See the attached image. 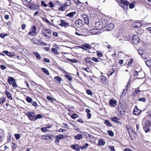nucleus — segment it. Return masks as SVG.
Wrapping results in <instances>:
<instances>
[{
  "label": "nucleus",
  "instance_id": "49530a36",
  "mask_svg": "<svg viewBox=\"0 0 151 151\" xmlns=\"http://www.w3.org/2000/svg\"><path fill=\"white\" fill-rule=\"evenodd\" d=\"M133 62V59L132 58H131L129 59L128 63H127V65L128 66L130 67L132 66V64Z\"/></svg>",
  "mask_w": 151,
  "mask_h": 151
},
{
  "label": "nucleus",
  "instance_id": "2f4dec72",
  "mask_svg": "<svg viewBox=\"0 0 151 151\" xmlns=\"http://www.w3.org/2000/svg\"><path fill=\"white\" fill-rule=\"evenodd\" d=\"M76 12H71L68 14H67L66 15V16L69 17H70L71 18L73 17L76 14Z\"/></svg>",
  "mask_w": 151,
  "mask_h": 151
},
{
  "label": "nucleus",
  "instance_id": "a878e982",
  "mask_svg": "<svg viewBox=\"0 0 151 151\" xmlns=\"http://www.w3.org/2000/svg\"><path fill=\"white\" fill-rule=\"evenodd\" d=\"M131 40V37L130 36H128L127 37H124L123 38V40L122 41V43H124V42L125 41H129Z\"/></svg>",
  "mask_w": 151,
  "mask_h": 151
},
{
  "label": "nucleus",
  "instance_id": "2eb2a0df",
  "mask_svg": "<svg viewBox=\"0 0 151 151\" xmlns=\"http://www.w3.org/2000/svg\"><path fill=\"white\" fill-rule=\"evenodd\" d=\"M75 24L78 27H79L82 25V20L81 19L76 20L75 22Z\"/></svg>",
  "mask_w": 151,
  "mask_h": 151
},
{
  "label": "nucleus",
  "instance_id": "6ab92c4d",
  "mask_svg": "<svg viewBox=\"0 0 151 151\" xmlns=\"http://www.w3.org/2000/svg\"><path fill=\"white\" fill-rule=\"evenodd\" d=\"M2 52L6 54L9 57H13L14 56V55L12 52H9L7 50L3 51Z\"/></svg>",
  "mask_w": 151,
  "mask_h": 151
},
{
  "label": "nucleus",
  "instance_id": "e2e57ef3",
  "mask_svg": "<svg viewBox=\"0 0 151 151\" xmlns=\"http://www.w3.org/2000/svg\"><path fill=\"white\" fill-rule=\"evenodd\" d=\"M41 4L42 5L44 6L45 7H47V5L45 3V2L43 1H41Z\"/></svg>",
  "mask_w": 151,
  "mask_h": 151
},
{
  "label": "nucleus",
  "instance_id": "79ce46f5",
  "mask_svg": "<svg viewBox=\"0 0 151 151\" xmlns=\"http://www.w3.org/2000/svg\"><path fill=\"white\" fill-rule=\"evenodd\" d=\"M43 116L42 115L40 114H37V115H35V121L36 120H37L38 119H40L42 118Z\"/></svg>",
  "mask_w": 151,
  "mask_h": 151
},
{
  "label": "nucleus",
  "instance_id": "ddd939ff",
  "mask_svg": "<svg viewBox=\"0 0 151 151\" xmlns=\"http://www.w3.org/2000/svg\"><path fill=\"white\" fill-rule=\"evenodd\" d=\"M48 4L50 5L49 6L50 8H52L55 7L56 5L59 6L60 4V3L58 1H57L54 4H53L52 1H50L49 3Z\"/></svg>",
  "mask_w": 151,
  "mask_h": 151
},
{
  "label": "nucleus",
  "instance_id": "864d4df0",
  "mask_svg": "<svg viewBox=\"0 0 151 151\" xmlns=\"http://www.w3.org/2000/svg\"><path fill=\"white\" fill-rule=\"evenodd\" d=\"M67 60L69 61H70L71 62H73V63H76L77 61V60L75 58L73 59H70L68 58V59H67Z\"/></svg>",
  "mask_w": 151,
  "mask_h": 151
},
{
  "label": "nucleus",
  "instance_id": "4468645a",
  "mask_svg": "<svg viewBox=\"0 0 151 151\" xmlns=\"http://www.w3.org/2000/svg\"><path fill=\"white\" fill-rule=\"evenodd\" d=\"M70 147L73 149L75 150L76 151H79L80 149L78 144H76L75 145H72L70 146Z\"/></svg>",
  "mask_w": 151,
  "mask_h": 151
},
{
  "label": "nucleus",
  "instance_id": "052dcab7",
  "mask_svg": "<svg viewBox=\"0 0 151 151\" xmlns=\"http://www.w3.org/2000/svg\"><path fill=\"white\" fill-rule=\"evenodd\" d=\"M7 35V34L5 33H2L0 34V36L2 38H4Z\"/></svg>",
  "mask_w": 151,
  "mask_h": 151
},
{
  "label": "nucleus",
  "instance_id": "1a4fd4ad",
  "mask_svg": "<svg viewBox=\"0 0 151 151\" xmlns=\"http://www.w3.org/2000/svg\"><path fill=\"white\" fill-rule=\"evenodd\" d=\"M33 3H30L29 8L33 10L38 9L39 7V6L37 4H33Z\"/></svg>",
  "mask_w": 151,
  "mask_h": 151
},
{
  "label": "nucleus",
  "instance_id": "393cba45",
  "mask_svg": "<svg viewBox=\"0 0 151 151\" xmlns=\"http://www.w3.org/2000/svg\"><path fill=\"white\" fill-rule=\"evenodd\" d=\"M126 128L127 130V132L129 134H130V132H131L132 130V129L131 127V126L128 125H127L126 126Z\"/></svg>",
  "mask_w": 151,
  "mask_h": 151
},
{
  "label": "nucleus",
  "instance_id": "9b49d317",
  "mask_svg": "<svg viewBox=\"0 0 151 151\" xmlns=\"http://www.w3.org/2000/svg\"><path fill=\"white\" fill-rule=\"evenodd\" d=\"M141 111L139 109L137 106H135L133 111V113L136 116H138L140 114Z\"/></svg>",
  "mask_w": 151,
  "mask_h": 151
},
{
  "label": "nucleus",
  "instance_id": "58836bf2",
  "mask_svg": "<svg viewBox=\"0 0 151 151\" xmlns=\"http://www.w3.org/2000/svg\"><path fill=\"white\" fill-rule=\"evenodd\" d=\"M144 32L143 30L142 29H139L136 31V33L139 35H141Z\"/></svg>",
  "mask_w": 151,
  "mask_h": 151
},
{
  "label": "nucleus",
  "instance_id": "cd10ccee",
  "mask_svg": "<svg viewBox=\"0 0 151 151\" xmlns=\"http://www.w3.org/2000/svg\"><path fill=\"white\" fill-rule=\"evenodd\" d=\"M104 123L108 127H111L112 126L110 122L108 120H104Z\"/></svg>",
  "mask_w": 151,
  "mask_h": 151
},
{
  "label": "nucleus",
  "instance_id": "4c0bfd02",
  "mask_svg": "<svg viewBox=\"0 0 151 151\" xmlns=\"http://www.w3.org/2000/svg\"><path fill=\"white\" fill-rule=\"evenodd\" d=\"M83 46L89 49H90L91 48V47L90 45L88 43H85L84 45H83Z\"/></svg>",
  "mask_w": 151,
  "mask_h": 151
},
{
  "label": "nucleus",
  "instance_id": "603ef678",
  "mask_svg": "<svg viewBox=\"0 0 151 151\" xmlns=\"http://www.w3.org/2000/svg\"><path fill=\"white\" fill-rule=\"evenodd\" d=\"M128 5L129 4H124L123 6H120L123 8L124 10H126L127 9Z\"/></svg>",
  "mask_w": 151,
  "mask_h": 151
},
{
  "label": "nucleus",
  "instance_id": "7ed1b4c3",
  "mask_svg": "<svg viewBox=\"0 0 151 151\" xmlns=\"http://www.w3.org/2000/svg\"><path fill=\"white\" fill-rule=\"evenodd\" d=\"M25 115L27 116L31 120L35 121V114L34 112L29 111L25 114Z\"/></svg>",
  "mask_w": 151,
  "mask_h": 151
},
{
  "label": "nucleus",
  "instance_id": "412c9836",
  "mask_svg": "<svg viewBox=\"0 0 151 151\" xmlns=\"http://www.w3.org/2000/svg\"><path fill=\"white\" fill-rule=\"evenodd\" d=\"M66 5L65 4H62L60 7L58 8L59 11H63L65 10L66 8Z\"/></svg>",
  "mask_w": 151,
  "mask_h": 151
},
{
  "label": "nucleus",
  "instance_id": "3c124183",
  "mask_svg": "<svg viewBox=\"0 0 151 151\" xmlns=\"http://www.w3.org/2000/svg\"><path fill=\"white\" fill-rule=\"evenodd\" d=\"M147 55L146 53H143L141 55V57L144 59H146L147 57Z\"/></svg>",
  "mask_w": 151,
  "mask_h": 151
},
{
  "label": "nucleus",
  "instance_id": "0eeeda50",
  "mask_svg": "<svg viewBox=\"0 0 151 151\" xmlns=\"http://www.w3.org/2000/svg\"><path fill=\"white\" fill-rule=\"evenodd\" d=\"M139 40V37L136 35H133L132 37V41L134 44H137Z\"/></svg>",
  "mask_w": 151,
  "mask_h": 151
},
{
  "label": "nucleus",
  "instance_id": "a211bd4d",
  "mask_svg": "<svg viewBox=\"0 0 151 151\" xmlns=\"http://www.w3.org/2000/svg\"><path fill=\"white\" fill-rule=\"evenodd\" d=\"M110 119L112 121L115 123H120V122H119V121L120 120V119L116 117H111Z\"/></svg>",
  "mask_w": 151,
  "mask_h": 151
},
{
  "label": "nucleus",
  "instance_id": "6e6d98bb",
  "mask_svg": "<svg viewBox=\"0 0 151 151\" xmlns=\"http://www.w3.org/2000/svg\"><path fill=\"white\" fill-rule=\"evenodd\" d=\"M96 53L97 55L99 57H102L103 56V54L99 51H97Z\"/></svg>",
  "mask_w": 151,
  "mask_h": 151
},
{
  "label": "nucleus",
  "instance_id": "b1692460",
  "mask_svg": "<svg viewBox=\"0 0 151 151\" xmlns=\"http://www.w3.org/2000/svg\"><path fill=\"white\" fill-rule=\"evenodd\" d=\"M105 143L104 140L103 139H101L99 140L98 145L99 146L104 145Z\"/></svg>",
  "mask_w": 151,
  "mask_h": 151
},
{
  "label": "nucleus",
  "instance_id": "aec40b11",
  "mask_svg": "<svg viewBox=\"0 0 151 151\" xmlns=\"http://www.w3.org/2000/svg\"><path fill=\"white\" fill-rule=\"evenodd\" d=\"M54 79L55 82H57L58 83H60L62 80V79L58 76H55L54 77Z\"/></svg>",
  "mask_w": 151,
  "mask_h": 151
},
{
  "label": "nucleus",
  "instance_id": "c9c22d12",
  "mask_svg": "<svg viewBox=\"0 0 151 151\" xmlns=\"http://www.w3.org/2000/svg\"><path fill=\"white\" fill-rule=\"evenodd\" d=\"M42 70L43 71L45 74L48 75L49 74V73L48 70L46 68H42Z\"/></svg>",
  "mask_w": 151,
  "mask_h": 151
},
{
  "label": "nucleus",
  "instance_id": "dca6fc26",
  "mask_svg": "<svg viewBox=\"0 0 151 151\" xmlns=\"http://www.w3.org/2000/svg\"><path fill=\"white\" fill-rule=\"evenodd\" d=\"M61 23L60 24V25L63 27H65L66 26H69V24L66 22L65 21V20H63L60 19Z\"/></svg>",
  "mask_w": 151,
  "mask_h": 151
},
{
  "label": "nucleus",
  "instance_id": "f3484780",
  "mask_svg": "<svg viewBox=\"0 0 151 151\" xmlns=\"http://www.w3.org/2000/svg\"><path fill=\"white\" fill-rule=\"evenodd\" d=\"M7 81L10 84H12L15 81L13 77L9 76L8 78Z\"/></svg>",
  "mask_w": 151,
  "mask_h": 151
},
{
  "label": "nucleus",
  "instance_id": "bf43d9fd",
  "mask_svg": "<svg viewBox=\"0 0 151 151\" xmlns=\"http://www.w3.org/2000/svg\"><path fill=\"white\" fill-rule=\"evenodd\" d=\"M42 34V35L43 36L45 37L47 39H49L50 38V37L47 34H46V33H45L44 32H43Z\"/></svg>",
  "mask_w": 151,
  "mask_h": 151
},
{
  "label": "nucleus",
  "instance_id": "4d7b16f0",
  "mask_svg": "<svg viewBox=\"0 0 151 151\" xmlns=\"http://www.w3.org/2000/svg\"><path fill=\"white\" fill-rule=\"evenodd\" d=\"M86 92L87 94L91 96L92 95V91L89 89H87L86 90Z\"/></svg>",
  "mask_w": 151,
  "mask_h": 151
},
{
  "label": "nucleus",
  "instance_id": "5701e85b",
  "mask_svg": "<svg viewBox=\"0 0 151 151\" xmlns=\"http://www.w3.org/2000/svg\"><path fill=\"white\" fill-rule=\"evenodd\" d=\"M120 6H123L124 4H129V2L127 0H120Z\"/></svg>",
  "mask_w": 151,
  "mask_h": 151
},
{
  "label": "nucleus",
  "instance_id": "9d476101",
  "mask_svg": "<svg viewBox=\"0 0 151 151\" xmlns=\"http://www.w3.org/2000/svg\"><path fill=\"white\" fill-rule=\"evenodd\" d=\"M117 104V101L115 100H114L113 99H111L109 101V104L110 106L111 107H115V106Z\"/></svg>",
  "mask_w": 151,
  "mask_h": 151
},
{
  "label": "nucleus",
  "instance_id": "c03bdc74",
  "mask_svg": "<svg viewBox=\"0 0 151 151\" xmlns=\"http://www.w3.org/2000/svg\"><path fill=\"white\" fill-rule=\"evenodd\" d=\"M23 1L26 4H30V3L33 2L34 0H23Z\"/></svg>",
  "mask_w": 151,
  "mask_h": 151
},
{
  "label": "nucleus",
  "instance_id": "4be33fe9",
  "mask_svg": "<svg viewBox=\"0 0 151 151\" xmlns=\"http://www.w3.org/2000/svg\"><path fill=\"white\" fill-rule=\"evenodd\" d=\"M142 24L140 22H136L133 24L134 27V28H140L142 26Z\"/></svg>",
  "mask_w": 151,
  "mask_h": 151
},
{
  "label": "nucleus",
  "instance_id": "f03ea898",
  "mask_svg": "<svg viewBox=\"0 0 151 151\" xmlns=\"http://www.w3.org/2000/svg\"><path fill=\"white\" fill-rule=\"evenodd\" d=\"M114 27V25L112 23L109 22L106 24L103 28L104 31H109L111 30Z\"/></svg>",
  "mask_w": 151,
  "mask_h": 151
},
{
  "label": "nucleus",
  "instance_id": "13d9d810",
  "mask_svg": "<svg viewBox=\"0 0 151 151\" xmlns=\"http://www.w3.org/2000/svg\"><path fill=\"white\" fill-rule=\"evenodd\" d=\"M72 118L73 119H75L76 118L78 117V116L76 114H72L71 116Z\"/></svg>",
  "mask_w": 151,
  "mask_h": 151
},
{
  "label": "nucleus",
  "instance_id": "f704fd0d",
  "mask_svg": "<svg viewBox=\"0 0 151 151\" xmlns=\"http://www.w3.org/2000/svg\"><path fill=\"white\" fill-rule=\"evenodd\" d=\"M33 54L35 56L37 59L40 60L41 57L39 54L37 52H33Z\"/></svg>",
  "mask_w": 151,
  "mask_h": 151
},
{
  "label": "nucleus",
  "instance_id": "423d86ee",
  "mask_svg": "<svg viewBox=\"0 0 151 151\" xmlns=\"http://www.w3.org/2000/svg\"><path fill=\"white\" fill-rule=\"evenodd\" d=\"M103 23L100 22H96L95 24V27L97 30H101L103 29Z\"/></svg>",
  "mask_w": 151,
  "mask_h": 151
},
{
  "label": "nucleus",
  "instance_id": "6e6552de",
  "mask_svg": "<svg viewBox=\"0 0 151 151\" xmlns=\"http://www.w3.org/2000/svg\"><path fill=\"white\" fill-rule=\"evenodd\" d=\"M42 138L43 139L47 140L50 139L51 140H53L54 139V136L52 134H47L46 135H42Z\"/></svg>",
  "mask_w": 151,
  "mask_h": 151
},
{
  "label": "nucleus",
  "instance_id": "72a5a7b5",
  "mask_svg": "<svg viewBox=\"0 0 151 151\" xmlns=\"http://www.w3.org/2000/svg\"><path fill=\"white\" fill-rule=\"evenodd\" d=\"M74 137L77 140H80L83 138V135L81 134H78L75 136Z\"/></svg>",
  "mask_w": 151,
  "mask_h": 151
},
{
  "label": "nucleus",
  "instance_id": "c85d7f7f",
  "mask_svg": "<svg viewBox=\"0 0 151 151\" xmlns=\"http://www.w3.org/2000/svg\"><path fill=\"white\" fill-rule=\"evenodd\" d=\"M32 40L33 41V44H37L38 45L40 44V41L35 38H32Z\"/></svg>",
  "mask_w": 151,
  "mask_h": 151
},
{
  "label": "nucleus",
  "instance_id": "de8ad7c7",
  "mask_svg": "<svg viewBox=\"0 0 151 151\" xmlns=\"http://www.w3.org/2000/svg\"><path fill=\"white\" fill-rule=\"evenodd\" d=\"M107 132L109 135L111 137H113L114 135V132L112 131L108 130L107 131Z\"/></svg>",
  "mask_w": 151,
  "mask_h": 151
},
{
  "label": "nucleus",
  "instance_id": "774afa93",
  "mask_svg": "<svg viewBox=\"0 0 151 151\" xmlns=\"http://www.w3.org/2000/svg\"><path fill=\"white\" fill-rule=\"evenodd\" d=\"M14 137L17 139H18L20 137V135L19 134H15Z\"/></svg>",
  "mask_w": 151,
  "mask_h": 151
},
{
  "label": "nucleus",
  "instance_id": "7c9ffc66",
  "mask_svg": "<svg viewBox=\"0 0 151 151\" xmlns=\"http://www.w3.org/2000/svg\"><path fill=\"white\" fill-rule=\"evenodd\" d=\"M145 63L148 67H151V59H149L145 61Z\"/></svg>",
  "mask_w": 151,
  "mask_h": 151
},
{
  "label": "nucleus",
  "instance_id": "8fccbe9b",
  "mask_svg": "<svg viewBox=\"0 0 151 151\" xmlns=\"http://www.w3.org/2000/svg\"><path fill=\"white\" fill-rule=\"evenodd\" d=\"M52 52L54 53L55 54H58V52L57 50L56 49L54 48H53L52 49Z\"/></svg>",
  "mask_w": 151,
  "mask_h": 151
},
{
  "label": "nucleus",
  "instance_id": "a19ab883",
  "mask_svg": "<svg viewBox=\"0 0 151 151\" xmlns=\"http://www.w3.org/2000/svg\"><path fill=\"white\" fill-rule=\"evenodd\" d=\"M88 143H86L85 145L83 146H80L79 147L81 149L83 150L84 149L87 148L88 146Z\"/></svg>",
  "mask_w": 151,
  "mask_h": 151
},
{
  "label": "nucleus",
  "instance_id": "ea45409f",
  "mask_svg": "<svg viewBox=\"0 0 151 151\" xmlns=\"http://www.w3.org/2000/svg\"><path fill=\"white\" fill-rule=\"evenodd\" d=\"M65 77L67 78L68 80L69 81H71L73 79V77L72 76L67 74H65Z\"/></svg>",
  "mask_w": 151,
  "mask_h": 151
},
{
  "label": "nucleus",
  "instance_id": "c756f323",
  "mask_svg": "<svg viewBox=\"0 0 151 151\" xmlns=\"http://www.w3.org/2000/svg\"><path fill=\"white\" fill-rule=\"evenodd\" d=\"M4 134L3 130L0 129V141H1V139L3 138L4 137Z\"/></svg>",
  "mask_w": 151,
  "mask_h": 151
},
{
  "label": "nucleus",
  "instance_id": "f8f14e48",
  "mask_svg": "<svg viewBox=\"0 0 151 151\" xmlns=\"http://www.w3.org/2000/svg\"><path fill=\"white\" fill-rule=\"evenodd\" d=\"M82 19L85 21V23L87 24H89L88 18L86 14H83L82 16Z\"/></svg>",
  "mask_w": 151,
  "mask_h": 151
},
{
  "label": "nucleus",
  "instance_id": "20e7f679",
  "mask_svg": "<svg viewBox=\"0 0 151 151\" xmlns=\"http://www.w3.org/2000/svg\"><path fill=\"white\" fill-rule=\"evenodd\" d=\"M151 126V124L150 121H146L145 124V126L143 127L144 130L145 132L147 133L150 131L149 127Z\"/></svg>",
  "mask_w": 151,
  "mask_h": 151
},
{
  "label": "nucleus",
  "instance_id": "e433bc0d",
  "mask_svg": "<svg viewBox=\"0 0 151 151\" xmlns=\"http://www.w3.org/2000/svg\"><path fill=\"white\" fill-rule=\"evenodd\" d=\"M72 127L74 128V129L77 130L79 132H81V131L80 130V129L78 128V127L73 124H71Z\"/></svg>",
  "mask_w": 151,
  "mask_h": 151
},
{
  "label": "nucleus",
  "instance_id": "5fc2aeb1",
  "mask_svg": "<svg viewBox=\"0 0 151 151\" xmlns=\"http://www.w3.org/2000/svg\"><path fill=\"white\" fill-rule=\"evenodd\" d=\"M6 99L4 97L1 98L0 99V104L3 103L5 101Z\"/></svg>",
  "mask_w": 151,
  "mask_h": 151
},
{
  "label": "nucleus",
  "instance_id": "69168bd1",
  "mask_svg": "<svg viewBox=\"0 0 151 151\" xmlns=\"http://www.w3.org/2000/svg\"><path fill=\"white\" fill-rule=\"evenodd\" d=\"M45 31L47 34H50L51 33V31L50 29H45Z\"/></svg>",
  "mask_w": 151,
  "mask_h": 151
},
{
  "label": "nucleus",
  "instance_id": "a18cd8bd",
  "mask_svg": "<svg viewBox=\"0 0 151 151\" xmlns=\"http://www.w3.org/2000/svg\"><path fill=\"white\" fill-rule=\"evenodd\" d=\"M26 100L27 102L30 103L32 102V99L30 97L27 96L26 98Z\"/></svg>",
  "mask_w": 151,
  "mask_h": 151
},
{
  "label": "nucleus",
  "instance_id": "bb28decb",
  "mask_svg": "<svg viewBox=\"0 0 151 151\" xmlns=\"http://www.w3.org/2000/svg\"><path fill=\"white\" fill-rule=\"evenodd\" d=\"M5 93L9 99L11 100H12V97L11 94L8 91H5Z\"/></svg>",
  "mask_w": 151,
  "mask_h": 151
},
{
  "label": "nucleus",
  "instance_id": "0e129e2a",
  "mask_svg": "<svg viewBox=\"0 0 151 151\" xmlns=\"http://www.w3.org/2000/svg\"><path fill=\"white\" fill-rule=\"evenodd\" d=\"M127 88L126 89H123V92H122V96H124L125 94L127 92Z\"/></svg>",
  "mask_w": 151,
  "mask_h": 151
},
{
  "label": "nucleus",
  "instance_id": "680f3d73",
  "mask_svg": "<svg viewBox=\"0 0 151 151\" xmlns=\"http://www.w3.org/2000/svg\"><path fill=\"white\" fill-rule=\"evenodd\" d=\"M56 137H57V138H58V139L59 140L63 138V136L62 134H60L58 136H56Z\"/></svg>",
  "mask_w": 151,
  "mask_h": 151
},
{
  "label": "nucleus",
  "instance_id": "09e8293b",
  "mask_svg": "<svg viewBox=\"0 0 151 151\" xmlns=\"http://www.w3.org/2000/svg\"><path fill=\"white\" fill-rule=\"evenodd\" d=\"M42 19L45 21L47 22L48 24L50 25L53 26V25L52 24V23L47 19L45 18L44 17H43Z\"/></svg>",
  "mask_w": 151,
  "mask_h": 151
},
{
  "label": "nucleus",
  "instance_id": "473e14b6",
  "mask_svg": "<svg viewBox=\"0 0 151 151\" xmlns=\"http://www.w3.org/2000/svg\"><path fill=\"white\" fill-rule=\"evenodd\" d=\"M89 31L92 35H95L97 34L98 32L96 28L91 29Z\"/></svg>",
  "mask_w": 151,
  "mask_h": 151
},
{
  "label": "nucleus",
  "instance_id": "39448f33",
  "mask_svg": "<svg viewBox=\"0 0 151 151\" xmlns=\"http://www.w3.org/2000/svg\"><path fill=\"white\" fill-rule=\"evenodd\" d=\"M36 27L35 26H33L30 29V32L28 33V35H30L32 36H35L36 35Z\"/></svg>",
  "mask_w": 151,
  "mask_h": 151
},
{
  "label": "nucleus",
  "instance_id": "f257e3e1",
  "mask_svg": "<svg viewBox=\"0 0 151 151\" xmlns=\"http://www.w3.org/2000/svg\"><path fill=\"white\" fill-rule=\"evenodd\" d=\"M117 109L118 111V113L120 116L123 115L125 113L126 108L125 105L122 104L119 105L117 107Z\"/></svg>",
  "mask_w": 151,
  "mask_h": 151
},
{
  "label": "nucleus",
  "instance_id": "37998d69",
  "mask_svg": "<svg viewBox=\"0 0 151 151\" xmlns=\"http://www.w3.org/2000/svg\"><path fill=\"white\" fill-rule=\"evenodd\" d=\"M138 89L137 90H136L134 91V92L133 93V95L135 96L137 95L138 93L141 92V91L139 90L138 89L139 88V87L137 88Z\"/></svg>",
  "mask_w": 151,
  "mask_h": 151
},
{
  "label": "nucleus",
  "instance_id": "338daca9",
  "mask_svg": "<svg viewBox=\"0 0 151 151\" xmlns=\"http://www.w3.org/2000/svg\"><path fill=\"white\" fill-rule=\"evenodd\" d=\"M91 60L96 62H99V60L97 58L95 57L92 58Z\"/></svg>",
  "mask_w": 151,
  "mask_h": 151
}]
</instances>
